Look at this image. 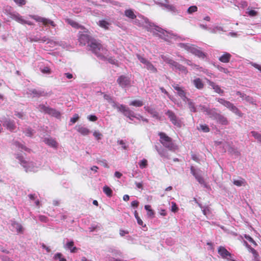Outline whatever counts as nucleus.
Here are the masks:
<instances>
[{
	"label": "nucleus",
	"instance_id": "59",
	"mask_svg": "<svg viewBox=\"0 0 261 261\" xmlns=\"http://www.w3.org/2000/svg\"><path fill=\"white\" fill-rule=\"evenodd\" d=\"M247 13L248 14V15L250 16H251V17H253V16H255L257 15V11H255V10H250Z\"/></svg>",
	"mask_w": 261,
	"mask_h": 261
},
{
	"label": "nucleus",
	"instance_id": "40",
	"mask_svg": "<svg viewBox=\"0 0 261 261\" xmlns=\"http://www.w3.org/2000/svg\"><path fill=\"white\" fill-rule=\"evenodd\" d=\"M251 134L252 136L257 140L258 142L261 143V134L255 131H251Z\"/></svg>",
	"mask_w": 261,
	"mask_h": 261
},
{
	"label": "nucleus",
	"instance_id": "15",
	"mask_svg": "<svg viewBox=\"0 0 261 261\" xmlns=\"http://www.w3.org/2000/svg\"><path fill=\"white\" fill-rule=\"evenodd\" d=\"M144 109L146 111L149 113L151 116L158 120H161V117L159 113L157 112L154 108H151L148 106H145Z\"/></svg>",
	"mask_w": 261,
	"mask_h": 261
},
{
	"label": "nucleus",
	"instance_id": "11",
	"mask_svg": "<svg viewBox=\"0 0 261 261\" xmlns=\"http://www.w3.org/2000/svg\"><path fill=\"white\" fill-rule=\"evenodd\" d=\"M30 17L37 22H42L44 25L50 24L53 27H55L56 26V24L53 21L47 18L42 17L37 15H31L30 16Z\"/></svg>",
	"mask_w": 261,
	"mask_h": 261
},
{
	"label": "nucleus",
	"instance_id": "58",
	"mask_svg": "<svg viewBox=\"0 0 261 261\" xmlns=\"http://www.w3.org/2000/svg\"><path fill=\"white\" fill-rule=\"evenodd\" d=\"M88 119L90 121H96L97 120V117L95 115H91L88 117Z\"/></svg>",
	"mask_w": 261,
	"mask_h": 261
},
{
	"label": "nucleus",
	"instance_id": "33",
	"mask_svg": "<svg viewBox=\"0 0 261 261\" xmlns=\"http://www.w3.org/2000/svg\"><path fill=\"white\" fill-rule=\"evenodd\" d=\"M233 184L238 187H241L245 186V180L244 179L241 178L239 179H233Z\"/></svg>",
	"mask_w": 261,
	"mask_h": 261
},
{
	"label": "nucleus",
	"instance_id": "20",
	"mask_svg": "<svg viewBox=\"0 0 261 261\" xmlns=\"http://www.w3.org/2000/svg\"><path fill=\"white\" fill-rule=\"evenodd\" d=\"M217 122L222 125H227L228 124V121L227 119L223 115L221 114L217 115V117L215 119Z\"/></svg>",
	"mask_w": 261,
	"mask_h": 261
},
{
	"label": "nucleus",
	"instance_id": "54",
	"mask_svg": "<svg viewBox=\"0 0 261 261\" xmlns=\"http://www.w3.org/2000/svg\"><path fill=\"white\" fill-rule=\"evenodd\" d=\"M14 2L19 6H22L26 4L25 0H13Z\"/></svg>",
	"mask_w": 261,
	"mask_h": 261
},
{
	"label": "nucleus",
	"instance_id": "43",
	"mask_svg": "<svg viewBox=\"0 0 261 261\" xmlns=\"http://www.w3.org/2000/svg\"><path fill=\"white\" fill-rule=\"evenodd\" d=\"M135 217L136 218V219H137V223L139 225H141L142 226H144L145 227L146 226V225H144V226H143V221L141 219V218L139 217L138 216V214L137 212V211H135Z\"/></svg>",
	"mask_w": 261,
	"mask_h": 261
},
{
	"label": "nucleus",
	"instance_id": "63",
	"mask_svg": "<svg viewBox=\"0 0 261 261\" xmlns=\"http://www.w3.org/2000/svg\"><path fill=\"white\" fill-rule=\"evenodd\" d=\"M25 134L28 137H32L33 134V130L31 128H29L26 130Z\"/></svg>",
	"mask_w": 261,
	"mask_h": 261
},
{
	"label": "nucleus",
	"instance_id": "16",
	"mask_svg": "<svg viewBox=\"0 0 261 261\" xmlns=\"http://www.w3.org/2000/svg\"><path fill=\"white\" fill-rule=\"evenodd\" d=\"M236 94H237V95H239L242 98V100H246V101H247L251 104L256 105L255 101L253 98V97H252L250 96L247 95L244 93H242L240 91H237L236 92Z\"/></svg>",
	"mask_w": 261,
	"mask_h": 261
},
{
	"label": "nucleus",
	"instance_id": "7",
	"mask_svg": "<svg viewBox=\"0 0 261 261\" xmlns=\"http://www.w3.org/2000/svg\"><path fill=\"white\" fill-rule=\"evenodd\" d=\"M162 58L166 63L169 64L172 69L176 71H178L184 74H186L188 72V70L185 66L179 64L172 59L165 56H163Z\"/></svg>",
	"mask_w": 261,
	"mask_h": 261
},
{
	"label": "nucleus",
	"instance_id": "9",
	"mask_svg": "<svg viewBox=\"0 0 261 261\" xmlns=\"http://www.w3.org/2000/svg\"><path fill=\"white\" fill-rule=\"evenodd\" d=\"M39 107L42 111L53 117H55L57 118H60L61 117V113L55 109H53L49 107H46L43 105H40Z\"/></svg>",
	"mask_w": 261,
	"mask_h": 261
},
{
	"label": "nucleus",
	"instance_id": "5",
	"mask_svg": "<svg viewBox=\"0 0 261 261\" xmlns=\"http://www.w3.org/2000/svg\"><path fill=\"white\" fill-rule=\"evenodd\" d=\"M117 108L119 111L123 113L124 115L128 117L130 120H132L133 118H136L138 120L141 119L143 121L148 122V120L145 118H144L140 115L135 114L133 111H130L127 107L121 105L120 106H117Z\"/></svg>",
	"mask_w": 261,
	"mask_h": 261
},
{
	"label": "nucleus",
	"instance_id": "34",
	"mask_svg": "<svg viewBox=\"0 0 261 261\" xmlns=\"http://www.w3.org/2000/svg\"><path fill=\"white\" fill-rule=\"evenodd\" d=\"M159 155L162 157L167 159H169L170 156L168 151L164 148H162L159 153Z\"/></svg>",
	"mask_w": 261,
	"mask_h": 261
},
{
	"label": "nucleus",
	"instance_id": "49",
	"mask_svg": "<svg viewBox=\"0 0 261 261\" xmlns=\"http://www.w3.org/2000/svg\"><path fill=\"white\" fill-rule=\"evenodd\" d=\"M164 6L169 10V11L175 12L176 11V8L172 5L168 4H164Z\"/></svg>",
	"mask_w": 261,
	"mask_h": 261
},
{
	"label": "nucleus",
	"instance_id": "31",
	"mask_svg": "<svg viewBox=\"0 0 261 261\" xmlns=\"http://www.w3.org/2000/svg\"><path fill=\"white\" fill-rule=\"evenodd\" d=\"M200 207L202 209L203 214L206 216L207 217L210 216L211 214L210 208L208 206H204L203 207L201 204H198Z\"/></svg>",
	"mask_w": 261,
	"mask_h": 261
},
{
	"label": "nucleus",
	"instance_id": "25",
	"mask_svg": "<svg viewBox=\"0 0 261 261\" xmlns=\"http://www.w3.org/2000/svg\"><path fill=\"white\" fill-rule=\"evenodd\" d=\"M44 142L48 145L56 148L58 146V143L56 141L52 138H45Z\"/></svg>",
	"mask_w": 261,
	"mask_h": 261
},
{
	"label": "nucleus",
	"instance_id": "10",
	"mask_svg": "<svg viewBox=\"0 0 261 261\" xmlns=\"http://www.w3.org/2000/svg\"><path fill=\"white\" fill-rule=\"evenodd\" d=\"M165 114L168 117L172 123L177 126L180 127L181 126V122L180 119L175 115V114L171 110H168L165 112Z\"/></svg>",
	"mask_w": 261,
	"mask_h": 261
},
{
	"label": "nucleus",
	"instance_id": "53",
	"mask_svg": "<svg viewBox=\"0 0 261 261\" xmlns=\"http://www.w3.org/2000/svg\"><path fill=\"white\" fill-rule=\"evenodd\" d=\"M48 40V38H47L46 37L44 36L41 38H36V39H34V41L35 42H45L46 41H47Z\"/></svg>",
	"mask_w": 261,
	"mask_h": 261
},
{
	"label": "nucleus",
	"instance_id": "27",
	"mask_svg": "<svg viewBox=\"0 0 261 261\" xmlns=\"http://www.w3.org/2000/svg\"><path fill=\"white\" fill-rule=\"evenodd\" d=\"M193 83L195 87L198 89H201L203 88L204 84L202 80L199 78H197L193 80Z\"/></svg>",
	"mask_w": 261,
	"mask_h": 261
},
{
	"label": "nucleus",
	"instance_id": "51",
	"mask_svg": "<svg viewBox=\"0 0 261 261\" xmlns=\"http://www.w3.org/2000/svg\"><path fill=\"white\" fill-rule=\"evenodd\" d=\"M93 136L97 140L101 139L102 137V134L98 131H95L93 133Z\"/></svg>",
	"mask_w": 261,
	"mask_h": 261
},
{
	"label": "nucleus",
	"instance_id": "38",
	"mask_svg": "<svg viewBox=\"0 0 261 261\" xmlns=\"http://www.w3.org/2000/svg\"><path fill=\"white\" fill-rule=\"evenodd\" d=\"M12 18L20 23H22V24L23 23L24 19L22 18V16H21L18 14H13L12 15Z\"/></svg>",
	"mask_w": 261,
	"mask_h": 261
},
{
	"label": "nucleus",
	"instance_id": "18",
	"mask_svg": "<svg viewBox=\"0 0 261 261\" xmlns=\"http://www.w3.org/2000/svg\"><path fill=\"white\" fill-rule=\"evenodd\" d=\"M3 126L7 127L9 130L13 132L16 128V126L13 121L6 120L3 122Z\"/></svg>",
	"mask_w": 261,
	"mask_h": 261
},
{
	"label": "nucleus",
	"instance_id": "36",
	"mask_svg": "<svg viewBox=\"0 0 261 261\" xmlns=\"http://www.w3.org/2000/svg\"><path fill=\"white\" fill-rule=\"evenodd\" d=\"M103 191L108 196L111 197L112 196L113 191L108 186H104L103 188Z\"/></svg>",
	"mask_w": 261,
	"mask_h": 261
},
{
	"label": "nucleus",
	"instance_id": "17",
	"mask_svg": "<svg viewBox=\"0 0 261 261\" xmlns=\"http://www.w3.org/2000/svg\"><path fill=\"white\" fill-rule=\"evenodd\" d=\"M75 129L81 135L83 136H87L90 133V130L81 125H77L75 127Z\"/></svg>",
	"mask_w": 261,
	"mask_h": 261
},
{
	"label": "nucleus",
	"instance_id": "50",
	"mask_svg": "<svg viewBox=\"0 0 261 261\" xmlns=\"http://www.w3.org/2000/svg\"><path fill=\"white\" fill-rule=\"evenodd\" d=\"M244 238L247 241H248L249 242H250L252 244H253L254 245H255V246L257 245L256 242L254 241V240L250 236L247 235V234H245Z\"/></svg>",
	"mask_w": 261,
	"mask_h": 261
},
{
	"label": "nucleus",
	"instance_id": "42",
	"mask_svg": "<svg viewBox=\"0 0 261 261\" xmlns=\"http://www.w3.org/2000/svg\"><path fill=\"white\" fill-rule=\"evenodd\" d=\"M16 158L19 161L20 163L24 167H27L28 162L23 159V157L20 155H17Z\"/></svg>",
	"mask_w": 261,
	"mask_h": 261
},
{
	"label": "nucleus",
	"instance_id": "57",
	"mask_svg": "<svg viewBox=\"0 0 261 261\" xmlns=\"http://www.w3.org/2000/svg\"><path fill=\"white\" fill-rule=\"evenodd\" d=\"M199 108L200 110L205 112V114H206L207 110H208V109H209V108H207L205 106L201 105L199 106Z\"/></svg>",
	"mask_w": 261,
	"mask_h": 261
},
{
	"label": "nucleus",
	"instance_id": "61",
	"mask_svg": "<svg viewBox=\"0 0 261 261\" xmlns=\"http://www.w3.org/2000/svg\"><path fill=\"white\" fill-rule=\"evenodd\" d=\"M217 68L218 69V70L221 72H223L224 73H228V70L226 68H225L224 67H222L220 66H217Z\"/></svg>",
	"mask_w": 261,
	"mask_h": 261
},
{
	"label": "nucleus",
	"instance_id": "56",
	"mask_svg": "<svg viewBox=\"0 0 261 261\" xmlns=\"http://www.w3.org/2000/svg\"><path fill=\"white\" fill-rule=\"evenodd\" d=\"M39 219L42 222L46 223L48 221V218L45 216L41 215L39 217Z\"/></svg>",
	"mask_w": 261,
	"mask_h": 261
},
{
	"label": "nucleus",
	"instance_id": "6",
	"mask_svg": "<svg viewBox=\"0 0 261 261\" xmlns=\"http://www.w3.org/2000/svg\"><path fill=\"white\" fill-rule=\"evenodd\" d=\"M216 100L220 104L227 108L229 110H230L233 113L235 114L237 116L240 117H243V114L236 106H234L233 103L222 98H216Z\"/></svg>",
	"mask_w": 261,
	"mask_h": 261
},
{
	"label": "nucleus",
	"instance_id": "24",
	"mask_svg": "<svg viewBox=\"0 0 261 261\" xmlns=\"http://www.w3.org/2000/svg\"><path fill=\"white\" fill-rule=\"evenodd\" d=\"M98 25L102 28L105 30H108L109 27L111 25V22L109 20H101L98 22Z\"/></svg>",
	"mask_w": 261,
	"mask_h": 261
},
{
	"label": "nucleus",
	"instance_id": "1",
	"mask_svg": "<svg viewBox=\"0 0 261 261\" xmlns=\"http://www.w3.org/2000/svg\"><path fill=\"white\" fill-rule=\"evenodd\" d=\"M134 22L137 25L145 27L148 31L152 32L154 34L158 35L160 38L166 41H168L169 38H172L171 36H172V35L164 29L155 25L154 23L150 22L146 17L143 16H139L138 18L136 17V18L135 19Z\"/></svg>",
	"mask_w": 261,
	"mask_h": 261
},
{
	"label": "nucleus",
	"instance_id": "4",
	"mask_svg": "<svg viewBox=\"0 0 261 261\" xmlns=\"http://www.w3.org/2000/svg\"><path fill=\"white\" fill-rule=\"evenodd\" d=\"M178 46L184 48L185 50L191 53L192 54L200 58L203 59L205 57V54L194 45L180 43L178 44Z\"/></svg>",
	"mask_w": 261,
	"mask_h": 261
},
{
	"label": "nucleus",
	"instance_id": "55",
	"mask_svg": "<svg viewBox=\"0 0 261 261\" xmlns=\"http://www.w3.org/2000/svg\"><path fill=\"white\" fill-rule=\"evenodd\" d=\"M178 207L175 202H172V206H171V211L175 213L178 210Z\"/></svg>",
	"mask_w": 261,
	"mask_h": 261
},
{
	"label": "nucleus",
	"instance_id": "23",
	"mask_svg": "<svg viewBox=\"0 0 261 261\" xmlns=\"http://www.w3.org/2000/svg\"><path fill=\"white\" fill-rule=\"evenodd\" d=\"M219 114V113H217V110L216 109L209 108L206 114L209 116V117L212 119L215 120L216 117H217V115H218Z\"/></svg>",
	"mask_w": 261,
	"mask_h": 261
},
{
	"label": "nucleus",
	"instance_id": "60",
	"mask_svg": "<svg viewBox=\"0 0 261 261\" xmlns=\"http://www.w3.org/2000/svg\"><path fill=\"white\" fill-rule=\"evenodd\" d=\"M41 72L43 73L49 74L50 73V69L48 67H45L41 70Z\"/></svg>",
	"mask_w": 261,
	"mask_h": 261
},
{
	"label": "nucleus",
	"instance_id": "19",
	"mask_svg": "<svg viewBox=\"0 0 261 261\" xmlns=\"http://www.w3.org/2000/svg\"><path fill=\"white\" fill-rule=\"evenodd\" d=\"M208 84L212 87L216 93L222 94L224 93V91L222 90L219 85H216L215 83L212 81L208 80Z\"/></svg>",
	"mask_w": 261,
	"mask_h": 261
},
{
	"label": "nucleus",
	"instance_id": "28",
	"mask_svg": "<svg viewBox=\"0 0 261 261\" xmlns=\"http://www.w3.org/2000/svg\"><path fill=\"white\" fill-rule=\"evenodd\" d=\"M118 145L121 146V148L124 150L127 149L128 147V144L126 140H118L117 141Z\"/></svg>",
	"mask_w": 261,
	"mask_h": 261
},
{
	"label": "nucleus",
	"instance_id": "48",
	"mask_svg": "<svg viewBox=\"0 0 261 261\" xmlns=\"http://www.w3.org/2000/svg\"><path fill=\"white\" fill-rule=\"evenodd\" d=\"M55 259H59L60 261H67L66 258L63 257V255L61 253H57L54 257Z\"/></svg>",
	"mask_w": 261,
	"mask_h": 261
},
{
	"label": "nucleus",
	"instance_id": "12",
	"mask_svg": "<svg viewBox=\"0 0 261 261\" xmlns=\"http://www.w3.org/2000/svg\"><path fill=\"white\" fill-rule=\"evenodd\" d=\"M190 170L191 173L200 184H204V179L202 177V171L200 169H195L193 166H191Z\"/></svg>",
	"mask_w": 261,
	"mask_h": 261
},
{
	"label": "nucleus",
	"instance_id": "37",
	"mask_svg": "<svg viewBox=\"0 0 261 261\" xmlns=\"http://www.w3.org/2000/svg\"><path fill=\"white\" fill-rule=\"evenodd\" d=\"M32 93L34 95V96L36 97L43 96L46 95V94L43 91H38L36 89H33L32 91Z\"/></svg>",
	"mask_w": 261,
	"mask_h": 261
},
{
	"label": "nucleus",
	"instance_id": "45",
	"mask_svg": "<svg viewBox=\"0 0 261 261\" xmlns=\"http://www.w3.org/2000/svg\"><path fill=\"white\" fill-rule=\"evenodd\" d=\"M198 8L196 6H190L187 10V12L188 14H192L194 12L197 11Z\"/></svg>",
	"mask_w": 261,
	"mask_h": 261
},
{
	"label": "nucleus",
	"instance_id": "44",
	"mask_svg": "<svg viewBox=\"0 0 261 261\" xmlns=\"http://www.w3.org/2000/svg\"><path fill=\"white\" fill-rule=\"evenodd\" d=\"M188 104L189 106V108L191 112H196L197 111V109L194 105V103L192 100L189 101Z\"/></svg>",
	"mask_w": 261,
	"mask_h": 261
},
{
	"label": "nucleus",
	"instance_id": "62",
	"mask_svg": "<svg viewBox=\"0 0 261 261\" xmlns=\"http://www.w3.org/2000/svg\"><path fill=\"white\" fill-rule=\"evenodd\" d=\"M250 64L252 66H253L254 67H255V68L257 69L258 70H259L260 72H261V66L255 63H253V62H250Z\"/></svg>",
	"mask_w": 261,
	"mask_h": 261
},
{
	"label": "nucleus",
	"instance_id": "35",
	"mask_svg": "<svg viewBox=\"0 0 261 261\" xmlns=\"http://www.w3.org/2000/svg\"><path fill=\"white\" fill-rule=\"evenodd\" d=\"M14 145H15L16 147L21 148L22 149H23L24 150L30 152L31 151V149L27 148L26 146H24L23 145L20 144L18 141H14Z\"/></svg>",
	"mask_w": 261,
	"mask_h": 261
},
{
	"label": "nucleus",
	"instance_id": "8",
	"mask_svg": "<svg viewBox=\"0 0 261 261\" xmlns=\"http://www.w3.org/2000/svg\"><path fill=\"white\" fill-rule=\"evenodd\" d=\"M136 56L140 62L145 65V67L148 70H149L153 73H155L157 72L156 68L146 58L139 54H137Z\"/></svg>",
	"mask_w": 261,
	"mask_h": 261
},
{
	"label": "nucleus",
	"instance_id": "14",
	"mask_svg": "<svg viewBox=\"0 0 261 261\" xmlns=\"http://www.w3.org/2000/svg\"><path fill=\"white\" fill-rule=\"evenodd\" d=\"M93 39L89 35L82 33L80 35L78 40L80 45H85L87 43L89 44L90 40Z\"/></svg>",
	"mask_w": 261,
	"mask_h": 261
},
{
	"label": "nucleus",
	"instance_id": "64",
	"mask_svg": "<svg viewBox=\"0 0 261 261\" xmlns=\"http://www.w3.org/2000/svg\"><path fill=\"white\" fill-rule=\"evenodd\" d=\"M138 205L139 202L136 200L133 201L131 202V206L133 207H137L138 206Z\"/></svg>",
	"mask_w": 261,
	"mask_h": 261
},
{
	"label": "nucleus",
	"instance_id": "29",
	"mask_svg": "<svg viewBox=\"0 0 261 261\" xmlns=\"http://www.w3.org/2000/svg\"><path fill=\"white\" fill-rule=\"evenodd\" d=\"M208 31L213 34L216 33L218 31L225 32L223 28L220 26H215L213 28H209Z\"/></svg>",
	"mask_w": 261,
	"mask_h": 261
},
{
	"label": "nucleus",
	"instance_id": "46",
	"mask_svg": "<svg viewBox=\"0 0 261 261\" xmlns=\"http://www.w3.org/2000/svg\"><path fill=\"white\" fill-rule=\"evenodd\" d=\"M139 165L140 168L144 169L146 168L147 166V161L146 159H144L139 163Z\"/></svg>",
	"mask_w": 261,
	"mask_h": 261
},
{
	"label": "nucleus",
	"instance_id": "52",
	"mask_svg": "<svg viewBox=\"0 0 261 261\" xmlns=\"http://www.w3.org/2000/svg\"><path fill=\"white\" fill-rule=\"evenodd\" d=\"M80 118V117L77 114H75L73 117L70 119V122L74 124Z\"/></svg>",
	"mask_w": 261,
	"mask_h": 261
},
{
	"label": "nucleus",
	"instance_id": "3",
	"mask_svg": "<svg viewBox=\"0 0 261 261\" xmlns=\"http://www.w3.org/2000/svg\"><path fill=\"white\" fill-rule=\"evenodd\" d=\"M159 136L160 138V142L165 147L173 151L177 149V146L173 142L172 139L165 133L162 132L159 133Z\"/></svg>",
	"mask_w": 261,
	"mask_h": 261
},
{
	"label": "nucleus",
	"instance_id": "13",
	"mask_svg": "<svg viewBox=\"0 0 261 261\" xmlns=\"http://www.w3.org/2000/svg\"><path fill=\"white\" fill-rule=\"evenodd\" d=\"M130 78L125 75H121L117 79L118 84L122 88H125L130 86Z\"/></svg>",
	"mask_w": 261,
	"mask_h": 261
},
{
	"label": "nucleus",
	"instance_id": "22",
	"mask_svg": "<svg viewBox=\"0 0 261 261\" xmlns=\"http://www.w3.org/2000/svg\"><path fill=\"white\" fill-rule=\"evenodd\" d=\"M231 57V55L228 53H224L221 57H219V61L223 63H228Z\"/></svg>",
	"mask_w": 261,
	"mask_h": 261
},
{
	"label": "nucleus",
	"instance_id": "32",
	"mask_svg": "<svg viewBox=\"0 0 261 261\" xmlns=\"http://www.w3.org/2000/svg\"><path fill=\"white\" fill-rule=\"evenodd\" d=\"M143 104L144 103L142 100L138 99L133 100L129 103L130 106H133L136 107H142Z\"/></svg>",
	"mask_w": 261,
	"mask_h": 261
},
{
	"label": "nucleus",
	"instance_id": "39",
	"mask_svg": "<svg viewBox=\"0 0 261 261\" xmlns=\"http://www.w3.org/2000/svg\"><path fill=\"white\" fill-rule=\"evenodd\" d=\"M145 209L147 211V215L149 217H153L154 213L152 210L151 209V206L149 205H145L144 206Z\"/></svg>",
	"mask_w": 261,
	"mask_h": 261
},
{
	"label": "nucleus",
	"instance_id": "26",
	"mask_svg": "<svg viewBox=\"0 0 261 261\" xmlns=\"http://www.w3.org/2000/svg\"><path fill=\"white\" fill-rule=\"evenodd\" d=\"M124 15L132 20H134L137 17V16L135 15L134 11L132 9L126 10L124 12Z\"/></svg>",
	"mask_w": 261,
	"mask_h": 261
},
{
	"label": "nucleus",
	"instance_id": "30",
	"mask_svg": "<svg viewBox=\"0 0 261 261\" xmlns=\"http://www.w3.org/2000/svg\"><path fill=\"white\" fill-rule=\"evenodd\" d=\"M66 246L72 253H74L77 250L76 247L74 246V242L72 241L68 242L66 244Z\"/></svg>",
	"mask_w": 261,
	"mask_h": 261
},
{
	"label": "nucleus",
	"instance_id": "41",
	"mask_svg": "<svg viewBox=\"0 0 261 261\" xmlns=\"http://www.w3.org/2000/svg\"><path fill=\"white\" fill-rule=\"evenodd\" d=\"M67 22L70 25H71L73 28H75L76 29L82 28V26L80 24H79L77 22H76V21H74L72 20L68 19Z\"/></svg>",
	"mask_w": 261,
	"mask_h": 261
},
{
	"label": "nucleus",
	"instance_id": "2",
	"mask_svg": "<svg viewBox=\"0 0 261 261\" xmlns=\"http://www.w3.org/2000/svg\"><path fill=\"white\" fill-rule=\"evenodd\" d=\"M88 47L97 57H104L107 55V49L102 46L101 43L95 39L90 40Z\"/></svg>",
	"mask_w": 261,
	"mask_h": 261
},
{
	"label": "nucleus",
	"instance_id": "21",
	"mask_svg": "<svg viewBox=\"0 0 261 261\" xmlns=\"http://www.w3.org/2000/svg\"><path fill=\"white\" fill-rule=\"evenodd\" d=\"M172 87L177 91V94L180 97H184V95L186 94V92L185 91L183 88L179 86L178 84H173Z\"/></svg>",
	"mask_w": 261,
	"mask_h": 261
},
{
	"label": "nucleus",
	"instance_id": "47",
	"mask_svg": "<svg viewBox=\"0 0 261 261\" xmlns=\"http://www.w3.org/2000/svg\"><path fill=\"white\" fill-rule=\"evenodd\" d=\"M198 129H200L205 133H207L210 131V128L206 125L201 124L199 125V127H198Z\"/></svg>",
	"mask_w": 261,
	"mask_h": 261
}]
</instances>
